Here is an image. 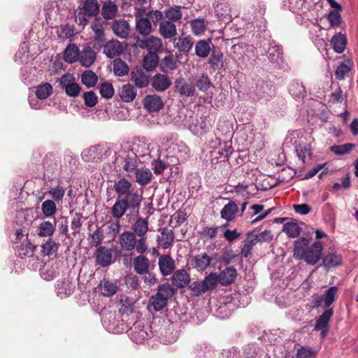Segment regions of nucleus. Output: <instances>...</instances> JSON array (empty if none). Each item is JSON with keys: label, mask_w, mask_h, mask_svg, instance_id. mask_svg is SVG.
<instances>
[{"label": "nucleus", "mask_w": 358, "mask_h": 358, "mask_svg": "<svg viewBox=\"0 0 358 358\" xmlns=\"http://www.w3.org/2000/svg\"><path fill=\"white\" fill-rule=\"evenodd\" d=\"M289 92L294 99H303L306 95L304 85L298 80H294L289 86Z\"/></svg>", "instance_id": "e433bc0d"}, {"label": "nucleus", "mask_w": 358, "mask_h": 358, "mask_svg": "<svg viewBox=\"0 0 358 358\" xmlns=\"http://www.w3.org/2000/svg\"><path fill=\"white\" fill-rule=\"evenodd\" d=\"M113 189L119 199H127L132 195L137 202H142V192L134 191L132 183L125 178L115 181Z\"/></svg>", "instance_id": "423d86ee"}, {"label": "nucleus", "mask_w": 358, "mask_h": 358, "mask_svg": "<svg viewBox=\"0 0 358 358\" xmlns=\"http://www.w3.org/2000/svg\"><path fill=\"white\" fill-rule=\"evenodd\" d=\"M211 50L210 43L206 40H200L195 45V54L201 58H206Z\"/></svg>", "instance_id": "a18cd8bd"}, {"label": "nucleus", "mask_w": 358, "mask_h": 358, "mask_svg": "<svg viewBox=\"0 0 358 358\" xmlns=\"http://www.w3.org/2000/svg\"><path fill=\"white\" fill-rule=\"evenodd\" d=\"M98 289L103 296L109 297L117 293L118 286L116 282L104 278L100 282Z\"/></svg>", "instance_id": "a878e982"}, {"label": "nucleus", "mask_w": 358, "mask_h": 358, "mask_svg": "<svg viewBox=\"0 0 358 358\" xmlns=\"http://www.w3.org/2000/svg\"><path fill=\"white\" fill-rule=\"evenodd\" d=\"M174 289L169 284L159 286L157 292L151 297L150 303L155 311L162 310L167 304L168 299L174 294Z\"/></svg>", "instance_id": "0eeeda50"}, {"label": "nucleus", "mask_w": 358, "mask_h": 358, "mask_svg": "<svg viewBox=\"0 0 358 358\" xmlns=\"http://www.w3.org/2000/svg\"><path fill=\"white\" fill-rule=\"evenodd\" d=\"M355 145L352 143H345L339 145H333L331 147V150L336 155H343L348 153L353 148Z\"/></svg>", "instance_id": "338daca9"}, {"label": "nucleus", "mask_w": 358, "mask_h": 358, "mask_svg": "<svg viewBox=\"0 0 358 358\" xmlns=\"http://www.w3.org/2000/svg\"><path fill=\"white\" fill-rule=\"evenodd\" d=\"M259 241L257 238L255 236L252 232L248 233L247 238L243 241V244L241 248V255L242 257L246 258L251 254V250L253 247Z\"/></svg>", "instance_id": "f704fd0d"}, {"label": "nucleus", "mask_w": 358, "mask_h": 358, "mask_svg": "<svg viewBox=\"0 0 358 358\" xmlns=\"http://www.w3.org/2000/svg\"><path fill=\"white\" fill-rule=\"evenodd\" d=\"M106 25V21L101 17H96L90 25L94 32V39L99 45H102L106 40L105 34Z\"/></svg>", "instance_id": "9b49d317"}, {"label": "nucleus", "mask_w": 358, "mask_h": 358, "mask_svg": "<svg viewBox=\"0 0 358 358\" xmlns=\"http://www.w3.org/2000/svg\"><path fill=\"white\" fill-rule=\"evenodd\" d=\"M338 294L336 286L330 287L323 294H314L312 296V303L314 308H324L326 310L319 317L314 327L315 331H321L324 338L329 331V323L334 315V310L330 306L336 301Z\"/></svg>", "instance_id": "f257e3e1"}, {"label": "nucleus", "mask_w": 358, "mask_h": 358, "mask_svg": "<svg viewBox=\"0 0 358 358\" xmlns=\"http://www.w3.org/2000/svg\"><path fill=\"white\" fill-rule=\"evenodd\" d=\"M129 336L134 342L142 343L150 336V334L141 322H137L131 327Z\"/></svg>", "instance_id": "4468645a"}, {"label": "nucleus", "mask_w": 358, "mask_h": 358, "mask_svg": "<svg viewBox=\"0 0 358 358\" xmlns=\"http://www.w3.org/2000/svg\"><path fill=\"white\" fill-rule=\"evenodd\" d=\"M103 231L100 228L95 230L92 234L90 235L89 241L92 246L99 245L103 240Z\"/></svg>", "instance_id": "69168bd1"}, {"label": "nucleus", "mask_w": 358, "mask_h": 358, "mask_svg": "<svg viewBox=\"0 0 358 358\" xmlns=\"http://www.w3.org/2000/svg\"><path fill=\"white\" fill-rule=\"evenodd\" d=\"M159 33L165 39L174 38L177 35V28L173 22L162 20L159 22Z\"/></svg>", "instance_id": "6ab92c4d"}, {"label": "nucleus", "mask_w": 358, "mask_h": 358, "mask_svg": "<svg viewBox=\"0 0 358 358\" xmlns=\"http://www.w3.org/2000/svg\"><path fill=\"white\" fill-rule=\"evenodd\" d=\"M99 10L100 6L97 0H85L75 14L76 22L79 25L85 26L92 17L99 14Z\"/></svg>", "instance_id": "39448f33"}, {"label": "nucleus", "mask_w": 358, "mask_h": 358, "mask_svg": "<svg viewBox=\"0 0 358 358\" xmlns=\"http://www.w3.org/2000/svg\"><path fill=\"white\" fill-rule=\"evenodd\" d=\"M341 11L338 9H334L329 12L327 20L331 27H338L342 24Z\"/></svg>", "instance_id": "13d9d810"}, {"label": "nucleus", "mask_w": 358, "mask_h": 358, "mask_svg": "<svg viewBox=\"0 0 358 358\" xmlns=\"http://www.w3.org/2000/svg\"><path fill=\"white\" fill-rule=\"evenodd\" d=\"M101 11L104 20H113L117 15L118 7L114 1L109 0L103 4Z\"/></svg>", "instance_id": "bb28decb"}, {"label": "nucleus", "mask_w": 358, "mask_h": 358, "mask_svg": "<svg viewBox=\"0 0 358 358\" xmlns=\"http://www.w3.org/2000/svg\"><path fill=\"white\" fill-rule=\"evenodd\" d=\"M323 245L320 241L309 245L306 238H300L294 243V257L297 259H303L308 264L315 265L321 258Z\"/></svg>", "instance_id": "f03ea898"}, {"label": "nucleus", "mask_w": 358, "mask_h": 358, "mask_svg": "<svg viewBox=\"0 0 358 358\" xmlns=\"http://www.w3.org/2000/svg\"><path fill=\"white\" fill-rule=\"evenodd\" d=\"M120 96L124 102H131L135 99L136 91L132 85L127 84L120 90Z\"/></svg>", "instance_id": "37998d69"}, {"label": "nucleus", "mask_w": 358, "mask_h": 358, "mask_svg": "<svg viewBox=\"0 0 358 358\" xmlns=\"http://www.w3.org/2000/svg\"><path fill=\"white\" fill-rule=\"evenodd\" d=\"M59 248V244L52 239H48L43 245L42 251L44 255L50 256L55 253Z\"/></svg>", "instance_id": "e2e57ef3"}, {"label": "nucleus", "mask_w": 358, "mask_h": 358, "mask_svg": "<svg viewBox=\"0 0 358 358\" xmlns=\"http://www.w3.org/2000/svg\"><path fill=\"white\" fill-rule=\"evenodd\" d=\"M149 266V260L143 255H139L134 259V268L138 274L142 275L147 273L148 272Z\"/></svg>", "instance_id": "c9c22d12"}, {"label": "nucleus", "mask_w": 358, "mask_h": 358, "mask_svg": "<svg viewBox=\"0 0 358 358\" xmlns=\"http://www.w3.org/2000/svg\"><path fill=\"white\" fill-rule=\"evenodd\" d=\"M174 234L172 230L163 229L160 236H158V245L164 249L169 248L173 243Z\"/></svg>", "instance_id": "72a5a7b5"}, {"label": "nucleus", "mask_w": 358, "mask_h": 358, "mask_svg": "<svg viewBox=\"0 0 358 358\" xmlns=\"http://www.w3.org/2000/svg\"><path fill=\"white\" fill-rule=\"evenodd\" d=\"M79 48L74 44H69L64 51V59L68 63H73L78 61L79 56Z\"/></svg>", "instance_id": "4c0bfd02"}, {"label": "nucleus", "mask_w": 358, "mask_h": 358, "mask_svg": "<svg viewBox=\"0 0 358 358\" xmlns=\"http://www.w3.org/2000/svg\"><path fill=\"white\" fill-rule=\"evenodd\" d=\"M119 243L122 250L131 251L136 245V236L131 231H124L119 237Z\"/></svg>", "instance_id": "2eb2a0df"}, {"label": "nucleus", "mask_w": 358, "mask_h": 358, "mask_svg": "<svg viewBox=\"0 0 358 358\" xmlns=\"http://www.w3.org/2000/svg\"><path fill=\"white\" fill-rule=\"evenodd\" d=\"M330 43L335 52L342 53L345 49L347 38L345 35L338 32L332 37Z\"/></svg>", "instance_id": "2f4dec72"}, {"label": "nucleus", "mask_w": 358, "mask_h": 358, "mask_svg": "<svg viewBox=\"0 0 358 358\" xmlns=\"http://www.w3.org/2000/svg\"><path fill=\"white\" fill-rule=\"evenodd\" d=\"M223 55L220 51H213L209 59V64L215 70L221 69L223 67Z\"/></svg>", "instance_id": "6e6d98bb"}, {"label": "nucleus", "mask_w": 358, "mask_h": 358, "mask_svg": "<svg viewBox=\"0 0 358 358\" xmlns=\"http://www.w3.org/2000/svg\"><path fill=\"white\" fill-rule=\"evenodd\" d=\"M34 249L35 245H34L31 243L27 241L25 243V245H21V248L17 249V252L18 255L20 257H31L34 253Z\"/></svg>", "instance_id": "774afa93"}, {"label": "nucleus", "mask_w": 358, "mask_h": 358, "mask_svg": "<svg viewBox=\"0 0 358 358\" xmlns=\"http://www.w3.org/2000/svg\"><path fill=\"white\" fill-rule=\"evenodd\" d=\"M113 250L105 246H100L94 253L96 264L106 267L113 262Z\"/></svg>", "instance_id": "f8f14e48"}, {"label": "nucleus", "mask_w": 358, "mask_h": 358, "mask_svg": "<svg viewBox=\"0 0 358 358\" xmlns=\"http://www.w3.org/2000/svg\"><path fill=\"white\" fill-rule=\"evenodd\" d=\"M131 80L139 88L146 87L149 83L148 77L138 70L131 71Z\"/></svg>", "instance_id": "a19ab883"}, {"label": "nucleus", "mask_w": 358, "mask_h": 358, "mask_svg": "<svg viewBox=\"0 0 358 358\" xmlns=\"http://www.w3.org/2000/svg\"><path fill=\"white\" fill-rule=\"evenodd\" d=\"M236 276V269L232 266H228L220 271L218 275V281L222 286L229 285L234 282Z\"/></svg>", "instance_id": "5701e85b"}, {"label": "nucleus", "mask_w": 358, "mask_h": 358, "mask_svg": "<svg viewBox=\"0 0 358 358\" xmlns=\"http://www.w3.org/2000/svg\"><path fill=\"white\" fill-rule=\"evenodd\" d=\"M173 43L175 48L179 52L184 53H188L194 45L192 38L185 34H181L179 37L174 38Z\"/></svg>", "instance_id": "f3484780"}, {"label": "nucleus", "mask_w": 358, "mask_h": 358, "mask_svg": "<svg viewBox=\"0 0 358 358\" xmlns=\"http://www.w3.org/2000/svg\"><path fill=\"white\" fill-rule=\"evenodd\" d=\"M171 85V81L166 75L157 73L152 79V86L158 92H164Z\"/></svg>", "instance_id": "393cba45"}, {"label": "nucleus", "mask_w": 358, "mask_h": 358, "mask_svg": "<svg viewBox=\"0 0 358 358\" xmlns=\"http://www.w3.org/2000/svg\"><path fill=\"white\" fill-rule=\"evenodd\" d=\"M159 63L158 55L155 52H148L143 58V66L148 71H151L157 67Z\"/></svg>", "instance_id": "49530a36"}, {"label": "nucleus", "mask_w": 358, "mask_h": 358, "mask_svg": "<svg viewBox=\"0 0 358 358\" xmlns=\"http://www.w3.org/2000/svg\"><path fill=\"white\" fill-rule=\"evenodd\" d=\"M43 214L46 217L52 216L57 211V206L54 201L48 199L41 205Z\"/></svg>", "instance_id": "4d7b16f0"}, {"label": "nucleus", "mask_w": 358, "mask_h": 358, "mask_svg": "<svg viewBox=\"0 0 358 358\" xmlns=\"http://www.w3.org/2000/svg\"><path fill=\"white\" fill-rule=\"evenodd\" d=\"M134 196L131 195L127 199L117 198L116 201L111 208V215L116 220H120L123 217L127 210H131L132 213L138 215L141 206V202H137Z\"/></svg>", "instance_id": "20e7f679"}, {"label": "nucleus", "mask_w": 358, "mask_h": 358, "mask_svg": "<svg viewBox=\"0 0 358 358\" xmlns=\"http://www.w3.org/2000/svg\"><path fill=\"white\" fill-rule=\"evenodd\" d=\"M176 92L180 96L189 97L195 94L196 89L194 83L184 78H177L174 83Z\"/></svg>", "instance_id": "9d476101"}, {"label": "nucleus", "mask_w": 358, "mask_h": 358, "mask_svg": "<svg viewBox=\"0 0 358 358\" xmlns=\"http://www.w3.org/2000/svg\"><path fill=\"white\" fill-rule=\"evenodd\" d=\"M343 264V257L337 251L331 250L327 252L323 257L322 266L329 271L333 268L341 266Z\"/></svg>", "instance_id": "ddd939ff"}, {"label": "nucleus", "mask_w": 358, "mask_h": 358, "mask_svg": "<svg viewBox=\"0 0 358 358\" xmlns=\"http://www.w3.org/2000/svg\"><path fill=\"white\" fill-rule=\"evenodd\" d=\"M196 87L202 92L207 91L210 85V80L206 74H202L195 80Z\"/></svg>", "instance_id": "680f3d73"}, {"label": "nucleus", "mask_w": 358, "mask_h": 358, "mask_svg": "<svg viewBox=\"0 0 358 358\" xmlns=\"http://www.w3.org/2000/svg\"><path fill=\"white\" fill-rule=\"evenodd\" d=\"M238 211V207L237 204L234 201H230L222 208L220 215L224 220L231 222L234 220Z\"/></svg>", "instance_id": "cd10ccee"}, {"label": "nucleus", "mask_w": 358, "mask_h": 358, "mask_svg": "<svg viewBox=\"0 0 358 358\" xmlns=\"http://www.w3.org/2000/svg\"><path fill=\"white\" fill-rule=\"evenodd\" d=\"M113 71L115 76H124L127 75L129 69L127 63L121 59H115L113 63Z\"/></svg>", "instance_id": "09e8293b"}, {"label": "nucleus", "mask_w": 358, "mask_h": 358, "mask_svg": "<svg viewBox=\"0 0 358 358\" xmlns=\"http://www.w3.org/2000/svg\"><path fill=\"white\" fill-rule=\"evenodd\" d=\"M141 46L146 48L149 52H155L157 55L162 52L164 50L162 39L155 36H149L148 38L143 41Z\"/></svg>", "instance_id": "a211bd4d"}, {"label": "nucleus", "mask_w": 358, "mask_h": 358, "mask_svg": "<svg viewBox=\"0 0 358 358\" xmlns=\"http://www.w3.org/2000/svg\"><path fill=\"white\" fill-rule=\"evenodd\" d=\"M189 24L192 34L199 36L205 32L208 22L203 18H196L191 20Z\"/></svg>", "instance_id": "ea45409f"}, {"label": "nucleus", "mask_w": 358, "mask_h": 358, "mask_svg": "<svg viewBox=\"0 0 358 358\" xmlns=\"http://www.w3.org/2000/svg\"><path fill=\"white\" fill-rule=\"evenodd\" d=\"M136 176V182L142 185H146L152 178V173L151 171L148 168L141 167L140 169H137L135 171Z\"/></svg>", "instance_id": "7c9ffc66"}, {"label": "nucleus", "mask_w": 358, "mask_h": 358, "mask_svg": "<svg viewBox=\"0 0 358 358\" xmlns=\"http://www.w3.org/2000/svg\"><path fill=\"white\" fill-rule=\"evenodd\" d=\"M75 285L69 280L64 279L58 281L56 287V292L61 299L71 296L75 289Z\"/></svg>", "instance_id": "4be33fe9"}, {"label": "nucleus", "mask_w": 358, "mask_h": 358, "mask_svg": "<svg viewBox=\"0 0 358 358\" xmlns=\"http://www.w3.org/2000/svg\"><path fill=\"white\" fill-rule=\"evenodd\" d=\"M52 86L50 83H45L36 87L35 94L38 99H45L52 94Z\"/></svg>", "instance_id": "8fccbe9b"}, {"label": "nucleus", "mask_w": 358, "mask_h": 358, "mask_svg": "<svg viewBox=\"0 0 358 358\" xmlns=\"http://www.w3.org/2000/svg\"><path fill=\"white\" fill-rule=\"evenodd\" d=\"M317 351L308 346H301L296 350V358H315Z\"/></svg>", "instance_id": "5fc2aeb1"}, {"label": "nucleus", "mask_w": 358, "mask_h": 358, "mask_svg": "<svg viewBox=\"0 0 358 358\" xmlns=\"http://www.w3.org/2000/svg\"><path fill=\"white\" fill-rule=\"evenodd\" d=\"M165 15L166 17L169 20V21L173 22L180 20L182 18V14L180 7L174 6L166 9L165 10Z\"/></svg>", "instance_id": "052dcab7"}, {"label": "nucleus", "mask_w": 358, "mask_h": 358, "mask_svg": "<svg viewBox=\"0 0 358 358\" xmlns=\"http://www.w3.org/2000/svg\"><path fill=\"white\" fill-rule=\"evenodd\" d=\"M215 254L208 255L206 252L195 255L191 260L192 266L198 271H203L209 266H215L217 259Z\"/></svg>", "instance_id": "6e6552de"}, {"label": "nucleus", "mask_w": 358, "mask_h": 358, "mask_svg": "<svg viewBox=\"0 0 358 358\" xmlns=\"http://www.w3.org/2000/svg\"><path fill=\"white\" fill-rule=\"evenodd\" d=\"M99 92L102 97L110 99L115 93L113 86L110 83H103L99 85Z\"/></svg>", "instance_id": "0e129e2a"}, {"label": "nucleus", "mask_w": 358, "mask_h": 358, "mask_svg": "<svg viewBox=\"0 0 358 358\" xmlns=\"http://www.w3.org/2000/svg\"><path fill=\"white\" fill-rule=\"evenodd\" d=\"M163 102L158 95H148L144 99V106L149 111H158L163 107Z\"/></svg>", "instance_id": "c756f323"}, {"label": "nucleus", "mask_w": 358, "mask_h": 358, "mask_svg": "<svg viewBox=\"0 0 358 358\" xmlns=\"http://www.w3.org/2000/svg\"><path fill=\"white\" fill-rule=\"evenodd\" d=\"M177 61L173 55H169L162 59L160 68L164 73H170L177 68Z\"/></svg>", "instance_id": "de8ad7c7"}, {"label": "nucleus", "mask_w": 358, "mask_h": 358, "mask_svg": "<svg viewBox=\"0 0 358 358\" xmlns=\"http://www.w3.org/2000/svg\"><path fill=\"white\" fill-rule=\"evenodd\" d=\"M122 44L117 40H110L103 45V53L108 58H114L122 53Z\"/></svg>", "instance_id": "aec40b11"}, {"label": "nucleus", "mask_w": 358, "mask_h": 358, "mask_svg": "<svg viewBox=\"0 0 358 358\" xmlns=\"http://www.w3.org/2000/svg\"><path fill=\"white\" fill-rule=\"evenodd\" d=\"M267 57L271 62H279L282 57V47L275 43H271L267 52Z\"/></svg>", "instance_id": "58836bf2"}, {"label": "nucleus", "mask_w": 358, "mask_h": 358, "mask_svg": "<svg viewBox=\"0 0 358 358\" xmlns=\"http://www.w3.org/2000/svg\"><path fill=\"white\" fill-rule=\"evenodd\" d=\"M96 54L94 49L90 46H85L82 50L79 51L78 61L83 66L90 67L94 63Z\"/></svg>", "instance_id": "dca6fc26"}, {"label": "nucleus", "mask_w": 358, "mask_h": 358, "mask_svg": "<svg viewBox=\"0 0 358 358\" xmlns=\"http://www.w3.org/2000/svg\"><path fill=\"white\" fill-rule=\"evenodd\" d=\"M172 281L176 287H184L189 283L190 276L186 270L179 269L173 273Z\"/></svg>", "instance_id": "c85d7f7f"}, {"label": "nucleus", "mask_w": 358, "mask_h": 358, "mask_svg": "<svg viewBox=\"0 0 358 358\" xmlns=\"http://www.w3.org/2000/svg\"><path fill=\"white\" fill-rule=\"evenodd\" d=\"M60 85L71 97L78 96L81 91L80 85L74 82V77L70 73H66L60 78Z\"/></svg>", "instance_id": "1a4fd4ad"}, {"label": "nucleus", "mask_w": 358, "mask_h": 358, "mask_svg": "<svg viewBox=\"0 0 358 358\" xmlns=\"http://www.w3.org/2000/svg\"><path fill=\"white\" fill-rule=\"evenodd\" d=\"M282 231L289 238H296L299 235L301 228L296 222H287L283 225Z\"/></svg>", "instance_id": "864d4df0"}, {"label": "nucleus", "mask_w": 358, "mask_h": 358, "mask_svg": "<svg viewBox=\"0 0 358 358\" xmlns=\"http://www.w3.org/2000/svg\"><path fill=\"white\" fill-rule=\"evenodd\" d=\"M158 264L163 275L171 274L176 267L175 261L169 255L160 256Z\"/></svg>", "instance_id": "b1692460"}, {"label": "nucleus", "mask_w": 358, "mask_h": 358, "mask_svg": "<svg viewBox=\"0 0 358 358\" xmlns=\"http://www.w3.org/2000/svg\"><path fill=\"white\" fill-rule=\"evenodd\" d=\"M111 27L113 33L120 38H127L130 34V25L124 20H115Z\"/></svg>", "instance_id": "412c9836"}, {"label": "nucleus", "mask_w": 358, "mask_h": 358, "mask_svg": "<svg viewBox=\"0 0 358 358\" xmlns=\"http://www.w3.org/2000/svg\"><path fill=\"white\" fill-rule=\"evenodd\" d=\"M296 152L298 157L303 162H305L306 159H310L312 152L310 144H300L296 146Z\"/></svg>", "instance_id": "603ef678"}, {"label": "nucleus", "mask_w": 358, "mask_h": 358, "mask_svg": "<svg viewBox=\"0 0 358 358\" xmlns=\"http://www.w3.org/2000/svg\"><path fill=\"white\" fill-rule=\"evenodd\" d=\"M189 128L194 134L205 133L208 130V125L206 117H200L196 120V123L192 122L189 125Z\"/></svg>", "instance_id": "79ce46f5"}, {"label": "nucleus", "mask_w": 358, "mask_h": 358, "mask_svg": "<svg viewBox=\"0 0 358 358\" xmlns=\"http://www.w3.org/2000/svg\"><path fill=\"white\" fill-rule=\"evenodd\" d=\"M163 13L158 10H150L143 16L141 13L135 14V29L136 32L143 36H148L152 31V24L157 25L163 20Z\"/></svg>", "instance_id": "7ed1b4c3"}, {"label": "nucleus", "mask_w": 358, "mask_h": 358, "mask_svg": "<svg viewBox=\"0 0 358 358\" xmlns=\"http://www.w3.org/2000/svg\"><path fill=\"white\" fill-rule=\"evenodd\" d=\"M202 282L207 291L212 290L215 288L217 282H219L218 275L216 273H210L205 277Z\"/></svg>", "instance_id": "bf43d9fd"}, {"label": "nucleus", "mask_w": 358, "mask_h": 358, "mask_svg": "<svg viewBox=\"0 0 358 358\" xmlns=\"http://www.w3.org/2000/svg\"><path fill=\"white\" fill-rule=\"evenodd\" d=\"M81 81L83 84L87 87H92L96 85L98 81V77L95 73L90 70L84 71L81 76Z\"/></svg>", "instance_id": "3c124183"}, {"label": "nucleus", "mask_w": 358, "mask_h": 358, "mask_svg": "<svg viewBox=\"0 0 358 358\" xmlns=\"http://www.w3.org/2000/svg\"><path fill=\"white\" fill-rule=\"evenodd\" d=\"M55 223H52L50 221H44L42 222L38 228V235L40 237H48L53 234L55 230Z\"/></svg>", "instance_id": "c03bdc74"}, {"label": "nucleus", "mask_w": 358, "mask_h": 358, "mask_svg": "<svg viewBox=\"0 0 358 358\" xmlns=\"http://www.w3.org/2000/svg\"><path fill=\"white\" fill-rule=\"evenodd\" d=\"M149 222L148 218L138 217L133 224V232L138 237L145 236L148 231Z\"/></svg>", "instance_id": "473e14b6"}]
</instances>
